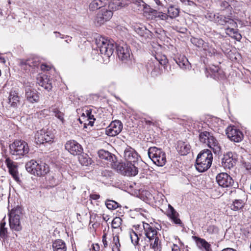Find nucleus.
I'll return each instance as SVG.
<instances>
[{"label": "nucleus", "instance_id": "f257e3e1", "mask_svg": "<svg viewBox=\"0 0 251 251\" xmlns=\"http://www.w3.org/2000/svg\"><path fill=\"white\" fill-rule=\"evenodd\" d=\"M96 44L97 50L100 51L103 58H109L113 53L115 49H116L119 58L122 61H126L130 58V50L126 44L117 46L103 37L97 38Z\"/></svg>", "mask_w": 251, "mask_h": 251}, {"label": "nucleus", "instance_id": "f03ea898", "mask_svg": "<svg viewBox=\"0 0 251 251\" xmlns=\"http://www.w3.org/2000/svg\"><path fill=\"white\" fill-rule=\"evenodd\" d=\"M199 132V140L201 143L207 146L215 154L221 153V147L212 133L206 130H200Z\"/></svg>", "mask_w": 251, "mask_h": 251}, {"label": "nucleus", "instance_id": "7ed1b4c3", "mask_svg": "<svg viewBox=\"0 0 251 251\" xmlns=\"http://www.w3.org/2000/svg\"><path fill=\"white\" fill-rule=\"evenodd\" d=\"M213 154L210 150L205 149L199 153L196 161V168L199 172H204L211 166Z\"/></svg>", "mask_w": 251, "mask_h": 251}, {"label": "nucleus", "instance_id": "20e7f679", "mask_svg": "<svg viewBox=\"0 0 251 251\" xmlns=\"http://www.w3.org/2000/svg\"><path fill=\"white\" fill-rule=\"evenodd\" d=\"M9 226L12 230L20 231L22 229L21 224V219L23 217L22 209L20 206H17L12 209L9 211Z\"/></svg>", "mask_w": 251, "mask_h": 251}, {"label": "nucleus", "instance_id": "39448f33", "mask_svg": "<svg viewBox=\"0 0 251 251\" xmlns=\"http://www.w3.org/2000/svg\"><path fill=\"white\" fill-rule=\"evenodd\" d=\"M10 154L17 159L27 154L29 147L26 142L23 140H16L9 145Z\"/></svg>", "mask_w": 251, "mask_h": 251}, {"label": "nucleus", "instance_id": "423d86ee", "mask_svg": "<svg viewBox=\"0 0 251 251\" xmlns=\"http://www.w3.org/2000/svg\"><path fill=\"white\" fill-rule=\"evenodd\" d=\"M149 157L158 166H163L166 162L165 153L162 149L151 147L148 151Z\"/></svg>", "mask_w": 251, "mask_h": 251}, {"label": "nucleus", "instance_id": "0eeeda50", "mask_svg": "<svg viewBox=\"0 0 251 251\" xmlns=\"http://www.w3.org/2000/svg\"><path fill=\"white\" fill-rule=\"evenodd\" d=\"M137 163H121L117 166V171L124 176H135L138 173Z\"/></svg>", "mask_w": 251, "mask_h": 251}, {"label": "nucleus", "instance_id": "6e6552de", "mask_svg": "<svg viewBox=\"0 0 251 251\" xmlns=\"http://www.w3.org/2000/svg\"><path fill=\"white\" fill-rule=\"evenodd\" d=\"M54 135L50 131L41 130L37 131L35 135V141L37 144L41 145L45 143H50L53 141Z\"/></svg>", "mask_w": 251, "mask_h": 251}, {"label": "nucleus", "instance_id": "1a4fd4ad", "mask_svg": "<svg viewBox=\"0 0 251 251\" xmlns=\"http://www.w3.org/2000/svg\"><path fill=\"white\" fill-rule=\"evenodd\" d=\"M112 16L113 12L109 8H102L97 14L95 22L98 25H100L109 21Z\"/></svg>", "mask_w": 251, "mask_h": 251}, {"label": "nucleus", "instance_id": "9d476101", "mask_svg": "<svg viewBox=\"0 0 251 251\" xmlns=\"http://www.w3.org/2000/svg\"><path fill=\"white\" fill-rule=\"evenodd\" d=\"M216 179L219 185L223 188L231 187L234 184V180L231 176L226 173L219 174L216 176Z\"/></svg>", "mask_w": 251, "mask_h": 251}, {"label": "nucleus", "instance_id": "9b49d317", "mask_svg": "<svg viewBox=\"0 0 251 251\" xmlns=\"http://www.w3.org/2000/svg\"><path fill=\"white\" fill-rule=\"evenodd\" d=\"M123 129V124L119 120L112 121L105 129V133L108 136H115L119 134Z\"/></svg>", "mask_w": 251, "mask_h": 251}, {"label": "nucleus", "instance_id": "f8f14e48", "mask_svg": "<svg viewBox=\"0 0 251 251\" xmlns=\"http://www.w3.org/2000/svg\"><path fill=\"white\" fill-rule=\"evenodd\" d=\"M25 100L33 104L39 100V93L34 88L25 86Z\"/></svg>", "mask_w": 251, "mask_h": 251}, {"label": "nucleus", "instance_id": "ddd939ff", "mask_svg": "<svg viewBox=\"0 0 251 251\" xmlns=\"http://www.w3.org/2000/svg\"><path fill=\"white\" fill-rule=\"evenodd\" d=\"M65 148L73 155H79L83 151L82 146L75 140L68 141L65 145Z\"/></svg>", "mask_w": 251, "mask_h": 251}, {"label": "nucleus", "instance_id": "4468645a", "mask_svg": "<svg viewBox=\"0 0 251 251\" xmlns=\"http://www.w3.org/2000/svg\"><path fill=\"white\" fill-rule=\"evenodd\" d=\"M226 134L227 137L235 142H239L243 138V134L239 130L234 127L229 126L226 128Z\"/></svg>", "mask_w": 251, "mask_h": 251}, {"label": "nucleus", "instance_id": "2eb2a0df", "mask_svg": "<svg viewBox=\"0 0 251 251\" xmlns=\"http://www.w3.org/2000/svg\"><path fill=\"white\" fill-rule=\"evenodd\" d=\"M124 157L127 162L136 163L140 156L134 149L127 146L124 151Z\"/></svg>", "mask_w": 251, "mask_h": 251}, {"label": "nucleus", "instance_id": "dca6fc26", "mask_svg": "<svg viewBox=\"0 0 251 251\" xmlns=\"http://www.w3.org/2000/svg\"><path fill=\"white\" fill-rule=\"evenodd\" d=\"M134 30L140 36L141 40L143 42H147L152 37L151 32L143 25H135L134 26Z\"/></svg>", "mask_w": 251, "mask_h": 251}, {"label": "nucleus", "instance_id": "f3484780", "mask_svg": "<svg viewBox=\"0 0 251 251\" xmlns=\"http://www.w3.org/2000/svg\"><path fill=\"white\" fill-rule=\"evenodd\" d=\"M143 226L145 235L150 240H153L154 237H157V231L155 227L146 223H143Z\"/></svg>", "mask_w": 251, "mask_h": 251}, {"label": "nucleus", "instance_id": "a211bd4d", "mask_svg": "<svg viewBox=\"0 0 251 251\" xmlns=\"http://www.w3.org/2000/svg\"><path fill=\"white\" fill-rule=\"evenodd\" d=\"M5 163L9 170L10 174L12 176L13 178L17 182L20 181L19 177V173L17 166L14 164L13 162L9 158L6 159Z\"/></svg>", "mask_w": 251, "mask_h": 251}, {"label": "nucleus", "instance_id": "6ab92c4d", "mask_svg": "<svg viewBox=\"0 0 251 251\" xmlns=\"http://www.w3.org/2000/svg\"><path fill=\"white\" fill-rule=\"evenodd\" d=\"M98 155L99 157L107 164L110 163L111 164L115 159V156L114 154L105 150H100L98 151Z\"/></svg>", "mask_w": 251, "mask_h": 251}, {"label": "nucleus", "instance_id": "aec40b11", "mask_svg": "<svg viewBox=\"0 0 251 251\" xmlns=\"http://www.w3.org/2000/svg\"><path fill=\"white\" fill-rule=\"evenodd\" d=\"M235 163V160L232 157L231 153H228L224 155L222 159V165L226 169H230Z\"/></svg>", "mask_w": 251, "mask_h": 251}, {"label": "nucleus", "instance_id": "412c9836", "mask_svg": "<svg viewBox=\"0 0 251 251\" xmlns=\"http://www.w3.org/2000/svg\"><path fill=\"white\" fill-rule=\"evenodd\" d=\"M191 147L187 142L179 141L177 143L176 150L181 155H185L187 154L190 150Z\"/></svg>", "mask_w": 251, "mask_h": 251}, {"label": "nucleus", "instance_id": "4be33fe9", "mask_svg": "<svg viewBox=\"0 0 251 251\" xmlns=\"http://www.w3.org/2000/svg\"><path fill=\"white\" fill-rule=\"evenodd\" d=\"M108 3V0H93L89 5L91 11H95L105 7Z\"/></svg>", "mask_w": 251, "mask_h": 251}, {"label": "nucleus", "instance_id": "5701e85b", "mask_svg": "<svg viewBox=\"0 0 251 251\" xmlns=\"http://www.w3.org/2000/svg\"><path fill=\"white\" fill-rule=\"evenodd\" d=\"M108 8L112 12L121 9L126 5V2L123 0H113L110 2L108 1Z\"/></svg>", "mask_w": 251, "mask_h": 251}, {"label": "nucleus", "instance_id": "b1692460", "mask_svg": "<svg viewBox=\"0 0 251 251\" xmlns=\"http://www.w3.org/2000/svg\"><path fill=\"white\" fill-rule=\"evenodd\" d=\"M49 172V167L46 163L40 161L38 162L35 176H44Z\"/></svg>", "mask_w": 251, "mask_h": 251}, {"label": "nucleus", "instance_id": "393cba45", "mask_svg": "<svg viewBox=\"0 0 251 251\" xmlns=\"http://www.w3.org/2000/svg\"><path fill=\"white\" fill-rule=\"evenodd\" d=\"M19 102L20 98L18 95V93L15 91L10 92L8 97L9 104L13 107H16Z\"/></svg>", "mask_w": 251, "mask_h": 251}, {"label": "nucleus", "instance_id": "a878e982", "mask_svg": "<svg viewBox=\"0 0 251 251\" xmlns=\"http://www.w3.org/2000/svg\"><path fill=\"white\" fill-rule=\"evenodd\" d=\"M197 245L200 249H204L206 251H209L210 248V245L204 239L201 238L197 236H193Z\"/></svg>", "mask_w": 251, "mask_h": 251}, {"label": "nucleus", "instance_id": "bb28decb", "mask_svg": "<svg viewBox=\"0 0 251 251\" xmlns=\"http://www.w3.org/2000/svg\"><path fill=\"white\" fill-rule=\"evenodd\" d=\"M169 207L171 211V214H170V218L175 224L182 226L183 225L180 219L178 218V213L175 210L173 207L170 205H169Z\"/></svg>", "mask_w": 251, "mask_h": 251}, {"label": "nucleus", "instance_id": "cd10ccee", "mask_svg": "<svg viewBox=\"0 0 251 251\" xmlns=\"http://www.w3.org/2000/svg\"><path fill=\"white\" fill-rule=\"evenodd\" d=\"M202 50L206 55L209 56H213L217 53L216 50L213 48L212 45H209V44L207 42H205L204 44Z\"/></svg>", "mask_w": 251, "mask_h": 251}, {"label": "nucleus", "instance_id": "c85d7f7f", "mask_svg": "<svg viewBox=\"0 0 251 251\" xmlns=\"http://www.w3.org/2000/svg\"><path fill=\"white\" fill-rule=\"evenodd\" d=\"M79 155V161L82 165L88 166L92 164V160L87 154L82 152Z\"/></svg>", "mask_w": 251, "mask_h": 251}, {"label": "nucleus", "instance_id": "c756f323", "mask_svg": "<svg viewBox=\"0 0 251 251\" xmlns=\"http://www.w3.org/2000/svg\"><path fill=\"white\" fill-rule=\"evenodd\" d=\"M38 162L34 160H31L25 164L26 171L29 173L35 175V171L37 166Z\"/></svg>", "mask_w": 251, "mask_h": 251}, {"label": "nucleus", "instance_id": "7c9ffc66", "mask_svg": "<svg viewBox=\"0 0 251 251\" xmlns=\"http://www.w3.org/2000/svg\"><path fill=\"white\" fill-rule=\"evenodd\" d=\"M245 204L244 201L242 199L235 200L231 205L230 207L234 211H238L244 206Z\"/></svg>", "mask_w": 251, "mask_h": 251}, {"label": "nucleus", "instance_id": "2f4dec72", "mask_svg": "<svg viewBox=\"0 0 251 251\" xmlns=\"http://www.w3.org/2000/svg\"><path fill=\"white\" fill-rule=\"evenodd\" d=\"M176 62L182 69H189L190 67V63L185 57L179 58L176 60Z\"/></svg>", "mask_w": 251, "mask_h": 251}, {"label": "nucleus", "instance_id": "473e14b6", "mask_svg": "<svg viewBox=\"0 0 251 251\" xmlns=\"http://www.w3.org/2000/svg\"><path fill=\"white\" fill-rule=\"evenodd\" d=\"M52 248L54 251H57L59 250L66 251V247L65 243L62 240L59 239L55 240L52 243Z\"/></svg>", "mask_w": 251, "mask_h": 251}, {"label": "nucleus", "instance_id": "72a5a7b5", "mask_svg": "<svg viewBox=\"0 0 251 251\" xmlns=\"http://www.w3.org/2000/svg\"><path fill=\"white\" fill-rule=\"evenodd\" d=\"M151 13L154 17V19H156V20H161L166 21L168 19V15L161 12L152 10L151 11Z\"/></svg>", "mask_w": 251, "mask_h": 251}, {"label": "nucleus", "instance_id": "f704fd0d", "mask_svg": "<svg viewBox=\"0 0 251 251\" xmlns=\"http://www.w3.org/2000/svg\"><path fill=\"white\" fill-rule=\"evenodd\" d=\"M46 78H44L43 77H41L38 79L39 84L41 86L43 87L47 90L48 91H50L52 88V86L51 83L48 82V79H47V76H45Z\"/></svg>", "mask_w": 251, "mask_h": 251}, {"label": "nucleus", "instance_id": "c9c22d12", "mask_svg": "<svg viewBox=\"0 0 251 251\" xmlns=\"http://www.w3.org/2000/svg\"><path fill=\"white\" fill-rule=\"evenodd\" d=\"M179 10L178 8L171 5L168 9V16L171 19L177 17L179 15Z\"/></svg>", "mask_w": 251, "mask_h": 251}, {"label": "nucleus", "instance_id": "e433bc0d", "mask_svg": "<svg viewBox=\"0 0 251 251\" xmlns=\"http://www.w3.org/2000/svg\"><path fill=\"white\" fill-rule=\"evenodd\" d=\"M190 41L192 44L201 49H202L203 46H204V44L205 43V42L202 39L196 37H192Z\"/></svg>", "mask_w": 251, "mask_h": 251}, {"label": "nucleus", "instance_id": "4c0bfd02", "mask_svg": "<svg viewBox=\"0 0 251 251\" xmlns=\"http://www.w3.org/2000/svg\"><path fill=\"white\" fill-rule=\"evenodd\" d=\"M6 223L4 220H2L0 223V237L5 239L7 237V229L5 227Z\"/></svg>", "mask_w": 251, "mask_h": 251}, {"label": "nucleus", "instance_id": "58836bf2", "mask_svg": "<svg viewBox=\"0 0 251 251\" xmlns=\"http://www.w3.org/2000/svg\"><path fill=\"white\" fill-rule=\"evenodd\" d=\"M209 70L213 74L215 77H218L223 73L219 66L212 65L210 67Z\"/></svg>", "mask_w": 251, "mask_h": 251}, {"label": "nucleus", "instance_id": "ea45409f", "mask_svg": "<svg viewBox=\"0 0 251 251\" xmlns=\"http://www.w3.org/2000/svg\"><path fill=\"white\" fill-rule=\"evenodd\" d=\"M121 245L119 242V237L117 236L113 237V242L111 244L112 251H120Z\"/></svg>", "mask_w": 251, "mask_h": 251}, {"label": "nucleus", "instance_id": "a19ab883", "mask_svg": "<svg viewBox=\"0 0 251 251\" xmlns=\"http://www.w3.org/2000/svg\"><path fill=\"white\" fill-rule=\"evenodd\" d=\"M84 116L87 118V119L89 120V125H93L94 121L95 120L94 115L92 114V111L91 109L86 110L85 113H83L82 115V117Z\"/></svg>", "mask_w": 251, "mask_h": 251}, {"label": "nucleus", "instance_id": "79ce46f5", "mask_svg": "<svg viewBox=\"0 0 251 251\" xmlns=\"http://www.w3.org/2000/svg\"><path fill=\"white\" fill-rule=\"evenodd\" d=\"M51 111L53 113V115L57 118L62 122L64 121V114L61 112L57 108L52 107L51 108Z\"/></svg>", "mask_w": 251, "mask_h": 251}, {"label": "nucleus", "instance_id": "37998d69", "mask_svg": "<svg viewBox=\"0 0 251 251\" xmlns=\"http://www.w3.org/2000/svg\"><path fill=\"white\" fill-rule=\"evenodd\" d=\"M227 17L220 15L218 13L215 23L220 25H226Z\"/></svg>", "mask_w": 251, "mask_h": 251}, {"label": "nucleus", "instance_id": "c03bdc74", "mask_svg": "<svg viewBox=\"0 0 251 251\" xmlns=\"http://www.w3.org/2000/svg\"><path fill=\"white\" fill-rule=\"evenodd\" d=\"M105 205L109 209H115L118 207V203L114 201L107 200L105 201Z\"/></svg>", "mask_w": 251, "mask_h": 251}, {"label": "nucleus", "instance_id": "a18cd8bd", "mask_svg": "<svg viewBox=\"0 0 251 251\" xmlns=\"http://www.w3.org/2000/svg\"><path fill=\"white\" fill-rule=\"evenodd\" d=\"M21 65L24 69L25 70L29 69V68L31 67L32 66H36L37 65V63L33 64V62L32 60H28L25 61H22L21 62Z\"/></svg>", "mask_w": 251, "mask_h": 251}, {"label": "nucleus", "instance_id": "49530a36", "mask_svg": "<svg viewBox=\"0 0 251 251\" xmlns=\"http://www.w3.org/2000/svg\"><path fill=\"white\" fill-rule=\"evenodd\" d=\"M122 220L120 217H116L112 221V227L113 228H117L121 225Z\"/></svg>", "mask_w": 251, "mask_h": 251}, {"label": "nucleus", "instance_id": "de8ad7c7", "mask_svg": "<svg viewBox=\"0 0 251 251\" xmlns=\"http://www.w3.org/2000/svg\"><path fill=\"white\" fill-rule=\"evenodd\" d=\"M154 241L153 243H151V246L152 247V249L154 250L155 251L160 250V242L159 241V238L158 237H154Z\"/></svg>", "mask_w": 251, "mask_h": 251}, {"label": "nucleus", "instance_id": "09e8293b", "mask_svg": "<svg viewBox=\"0 0 251 251\" xmlns=\"http://www.w3.org/2000/svg\"><path fill=\"white\" fill-rule=\"evenodd\" d=\"M227 22H226V25H227L228 26H230V27H236L237 26V24L232 19L229 18L227 16Z\"/></svg>", "mask_w": 251, "mask_h": 251}, {"label": "nucleus", "instance_id": "8fccbe9b", "mask_svg": "<svg viewBox=\"0 0 251 251\" xmlns=\"http://www.w3.org/2000/svg\"><path fill=\"white\" fill-rule=\"evenodd\" d=\"M217 15L218 13H208L206 15V18L209 20L215 23Z\"/></svg>", "mask_w": 251, "mask_h": 251}, {"label": "nucleus", "instance_id": "3c124183", "mask_svg": "<svg viewBox=\"0 0 251 251\" xmlns=\"http://www.w3.org/2000/svg\"><path fill=\"white\" fill-rule=\"evenodd\" d=\"M207 232L210 234L217 233L218 229L217 226L214 225H210L207 228Z\"/></svg>", "mask_w": 251, "mask_h": 251}, {"label": "nucleus", "instance_id": "603ef678", "mask_svg": "<svg viewBox=\"0 0 251 251\" xmlns=\"http://www.w3.org/2000/svg\"><path fill=\"white\" fill-rule=\"evenodd\" d=\"M232 33V38L236 39L238 41H240L241 40L242 36L235 29Z\"/></svg>", "mask_w": 251, "mask_h": 251}, {"label": "nucleus", "instance_id": "864d4df0", "mask_svg": "<svg viewBox=\"0 0 251 251\" xmlns=\"http://www.w3.org/2000/svg\"><path fill=\"white\" fill-rule=\"evenodd\" d=\"M130 238L131 240L132 243L134 244H137L138 242L139 238L137 236V235L135 232H133V235H130Z\"/></svg>", "mask_w": 251, "mask_h": 251}, {"label": "nucleus", "instance_id": "5fc2aeb1", "mask_svg": "<svg viewBox=\"0 0 251 251\" xmlns=\"http://www.w3.org/2000/svg\"><path fill=\"white\" fill-rule=\"evenodd\" d=\"M234 27H230L229 26L227 27L226 28V33L227 35H228L229 36L232 38L233 36V33L234 31Z\"/></svg>", "mask_w": 251, "mask_h": 251}, {"label": "nucleus", "instance_id": "6e6d98bb", "mask_svg": "<svg viewBox=\"0 0 251 251\" xmlns=\"http://www.w3.org/2000/svg\"><path fill=\"white\" fill-rule=\"evenodd\" d=\"M220 6L221 8H223V10L224 9H226L230 7L228 2L226 1H222L220 4Z\"/></svg>", "mask_w": 251, "mask_h": 251}, {"label": "nucleus", "instance_id": "4d7b16f0", "mask_svg": "<svg viewBox=\"0 0 251 251\" xmlns=\"http://www.w3.org/2000/svg\"><path fill=\"white\" fill-rule=\"evenodd\" d=\"M53 34L55 35V37L56 38H59L61 39H64L65 38V35L62 34L61 33L57 31H54Z\"/></svg>", "mask_w": 251, "mask_h": 251}, {"label": "nucleus", "instance_id": "13d9d810", "mask_svg": "<svg viewBox=\"0 0 251 251\" xmlns=\"http://www.w3.org/2000/svg\"><path fill=\"white\" fill-rule=\"evenodd\" d=\"M90 199L94 200H98L100 198V196L99 194H91L90 195Z\"/></svg>", "mask_w": 251, "mask_h": 251}, {"label": "nucleus", "instance_id": "bf43d9fd", "mask_svg": "<svg viewBox=\"0 0 251 251\" xmlns=\"http://www.w3.org/2000/svg\"><path fill=\"white\" fill-rule=\"evenodd\" d=\"M133 2L138 5H143L144 6V2L142 0H133Z\"/></svg>", "mask_w": 251, "mask_h": 251}, {"label": "nucleus", "instance_id": "052dcab7", "mask_svg": "<svg viewBox=\"0 0 251 251\" xmlns=\"http://www.w3.org/2000/svg\"><path fill=\"white\" fill-rule=\"evenodd\" d=\"M102 242H103V245H104V247H107V242L106 241V234H104L102 236Z\"/></svg>", "mask_w": 251, "mask_h": 251}, {"label": "nucleus", "instance_id": "680f3d73", "mask_svg": "<svg viewBox=\"0 0 251 251\" xmlns=\"http://www.w3.org/2000/svg\"><path fill=\"white\" fill-rule=\"evenodd\" d=\"M92 247H93V251H98L100 249V246L98 244H92Z\"/></svg>", "mask_w": 251, "mask_h": 251}, {"label": "nucleus", "instance_id": "e2e57ef3", "mask_svg": "<svg viewBox=\"0 0 251 251\" xmlns=\"http://www.w3.org/2000/svg\"><path fill=\"white\" fill-rule=\"evenodd\" d=\"M72 38V37L66 35V36H65V38L64 39H65V42L66 43H69L71 41Z\"/></svg>", "mask_w": 251, "mask_h": 251}, {"label": "nucleus", "instance_id": "0e129e2a", "mask_svg": "<svg viewBox=\"0 0 251 251\" xmlns=\"http://www.w3.org/2000/svg\"><path fill=\"white\" fill-rule=\"evenodd\" d=\"M48 67L46 65H44V64H42L41 66V68L42 70H48L49 69H48Z\"/></svg>", "mask_w": 251, "mask_h": 251}, {"label": "nucleus", "instance_id": "69168bd1", "mask_svg": "<svg viewBox=\"0 0 251 251\" xmlns=\"http://www.w3.org/2000/svg\"><path fill=\"white\" fill-rule=\"evenodd\" d=\"M183 3H184L185 4H188V5H189V2H191V1H190L189 0H180Z\"/></svg>", "mask_w": 251, "mask_h": 251}, {"label": "nucleus", "instance_id": "338daca9", "mask_svg": "<svg viewBox=\"0 0 251 251\" xmlns=\"http://www.w3.org/2000/svg\"><path fill=\"white\" fill-rule=\"evenodd\" d=\"M145 123L147 125H151L153 124V123L151 121H150V120H145Z\"/></svg>", "mask_w": 251, "mask_h": 251}, {"label": "nucleus", "instance_id": "774afa93", "mask_svg": "<svg viewBox=\"0 0 251 251\" xmlns=\"http://www.w3.org/2000/svg\"><path fill=\"white\" fill-rule=\"evenodd\" d=\"M246 168L248 170H250L251 171V165L250 164H246Z\"/></svg>", "mask_w": 251, "mask_h": 251}]
</instances>
